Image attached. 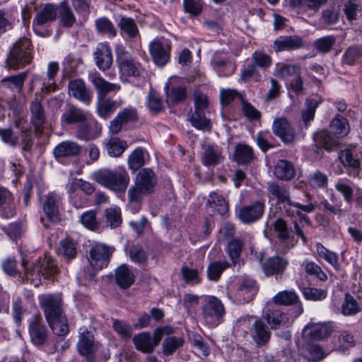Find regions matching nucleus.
<instances>
[{"instance_id":"1","label":"nucleus","mask_w":362,"mask_h":362,"mask_svg":"<svg viewBox=\"0 0 362 362\" xmlns=\"http://www.w3.org/2000/svg\"><path fill=\"white\" fill-rule=\"evenodd\" d=\"M40 303L53 333L58 337L66 335L69 332V325L62 310V298L49 295L43 297Z\"/></svg>"},{"instance_id":"2","label":"nucleus","mask_w":362,"mask_h":362,"mask_svg":"<svg viewBox=\"0 0 362 362\" xmlns=\"http://www.w3.org/2000/svg\"><path fill=\"white\" fill-rule=\"evenodd\" d=\"M93 179L103 187L115 192H125L130 181L124 167L115 170L102 168L94 173Z\"/></svg>"},{"instance_id":"3","label":"nucleus","mask_w":362,"mask_h":362,"mask_svg":"<svg viewBox=\"0 0 362 362\" xmlns=\"http://www.w3.org/2000/svg\"><path fill=\"white\" fill-rule=\"evenodd\" d=\"M31 46V42L28 38L19 39L8 54L7 67L16 70L28 64L32 59Z\"/></svg>"},{"instance_id":"4","label":"nucleus","mask_w":362,"mask_h":362,"mask_svg":"<svg viewBox=\"0 0 362 362\" xmlns=\"http://www.w3.org/2000/svg\"><path fill=\"white\" fill-rule=\"evenodd\" d=\"M243 242L239 238L232 239L228 244L227 252L232 264H230L226 260H218L212 262L208 267V272H223L227 269L238 270L243 265L244 262L240 259V255L242 252Z\"/></svg>"},{"instance_id":"5","label":"nucleus","mask_w":362,"mask_h":362,"mask_svg":"<svg viewBox=\"0 0 362 362\" xmlns=\"http://www.w3.org/2000/svg\"><path fill=\"white\" fill-rule=\"evenodd\" d=\"M226 310L222 302L215 296H207L202 307V316L210 327H216L222 321Z\"/></svg>"},{"instance_id":"6","label":"nucleus","mask_w":362,"mask_h":362,"mask_svg":"<svg viewBox=\"0 0 362 362\" xmlns=\"http://www.w3.org/2000/svg\"><path fill=\"white\" fill-rule=\"evenodd\" d=\"M149 47L153 61L157 66H163L169 62L171 44L168 40H155L150 43Z\"/></svg>"},{"instance_id":"7","label":"nucleus","mask_w":362,"mask_h":362,"mask_svg":"<svg viewBox=\"0 0 362 362\" xmlns=\"http://www.w3.org/2000/svg\"><path fill=\"white\" fill-rule=\"evenodd\" d=\"M110 249L107 245L97 243L89 251L88 262L95 270H101L109 264Z\"/></svg>"},{"instance_id":"8","label":"nucleus","mask_w":362,"mask_h":362,"mask_svg":"<svg viewBox=\"0 0 362 362\" xmlns=\"http://www.w3.org/2000/svg\"><path fill=\"white\" fill-rule=\"evenodd\" d=\"M98 343L94 341L93 334L85 330L79 335L77 349L80 355L86 358L87 362H98L94 353L98 349Z\"/></svg>"},{"instance_id":"9","label":"nucleus","mask_w":362,"mask_h":362,"mask_svg":"<svg viewBox=\"0 0 362 362\" xmlns=\"http://www.w3.org/2000/svg\"><path fill=\"white\" fill-rule=\"evenodd\" d=\"M272 132L285 144H293L296 132L290 122L284 117L276 118L272 124Z\"/></svg>"},{"instance_id":"10","label":"nucleus","mask_w":362,"mask_h":362,"mask_svg":"<svg viewBox=\"0 0 362 362\" xmlns=\"http://www.w3.org/2000/svg\"><path fill=\"white\" fill-rule=\"evenodd\" d=\"M57 16V6L52 4H45L34 18L33 23L34 32L39 36H45V32L40 30L39 27L55 21Z\"/></svg>"},{"instance_id":"11","label":"nucleus","mask_w":362,"mask_h":362,"mask_svg":"<svg viewBox=\"0 0 362 362\" xmlns=\"http://www.w3.org/2000/svg\"><path fill=\"white\" fill-rule=\"evenodd\" d=\"M88 78L97 92V98H105L110 92L118 91L121 88L119 84L105 80L97 71L89 73Z\"/></svg>"},{"instance_id":"12","label":"nucleus","mask_w":362,"mask_h":362,"mask_svg":"<svg viewBox=\"0 0 362 362\" xmlns=\"http://www.w3.org/2000/svg\"><path fill=\"white\" fill-rule=\"evenodd\" d=\"M28 331L30 340L35 346L43 345L47 339L48 330L43 324L40 316H35L30 322Z\"/></svg>"},{"instance_id":"13","label":"nucleus","mask_w":362,"mask_h":362,"mask_svg":"<svg viewBox=\"0 0 362 362\" xmlns=\"http://www.w3.org/2000/svg\"><path fill=\"white\" fill-rule=\"evenodd\" d=\"M264 203L261 201H257L240 209L238 216L240 220L245 223H253L262 218L264 214Z\"/></svg>"},{"instance_id":"14","label":"nucleus","mask_w":362,"mask_h":362,"mask_svg":"<svg viewBox=\"0 0 362 362\" xmlns=\"http://www.w3.org/2000/svg\"><path fill=\"white\" fill-rule=\"evenodd\" d=\"M117 62L119 71L122 76L136 77L140 71L139 64L127 52L121 51L117 53Z\"/></svg>"},{"instance_id":"15","label":"nucleus","mask_w":362,"mask_h":362,"mask_svg":"<svg viewBox=\"0 0 362 362\" xmlns=\"http://www.w3.org/2000/svg\"><path fill=\"white\" fill-rule=\"evenodd\" d=\"M250 335L257 346H263L268 344L271 338V332L265 322L259 318H256L250 329Z\"/></svg>"},{"instance_id":"16","label":"nucleus","mask_w":362,"mask_h":362,"mask_svg":"<svg viewBox=\"0 0 362 362\" xmlns=\"http://www.w3.org/2000/svg\"><path fill=\"white\" fill-rule=\"evenodd\" d=\"M102 127L96 121H89L78 124L76 138L84 141H88L97 139L101 134Z\"/></svg>"},{"instance_id":"17","label":"nucleus","mask_w":362,"mask_h":362,"mask_svg":"<svg viewBox=\"0 0 362 362\" xmlns=\"http://www.w3.org/2000/svg\"><path fill=\"white\" fill-rule=\"evenodd\" d=\"M93 58L98 68L105 71L112 64V54L110 46L107 43H100L93 52Z\"/></svg>"},{"instance_id":"18","label":"nucleus","mask_w":362,"mask_h":362,"mask_svg":"<svg viewBox=\"0 0 362 362\" xmlns=\"http://www.w3.org/2000/svg\"><path fill=\"white\" fill-rule=\"evenodd\" d=\"M68 88L70 96L85 104H89L91 102L92 93L87 88L83 80L76 79L71 81L69 83Z\"/></svg>"},{"instance_id":"19","label":"nucleus","mask_w":362,"mask_h":362,"mask_svg":"<svg viewBox=\"0 0 362 362\" xmlns=\"http://www.w3.org/2000/svg\"><path fill=\"white\" fill-rule=\"evenodd\" d=\"M88 113L81 108L73 105H69L64 110L61 117V122L63 124H75L86 122Z\"/></svg>"},{"instance_id":"20","label":"nucleus","mask_w":362,"mask_h":362,"mask_svg":"<svg viewBox=\"0 0 362 362\" xmlns=\"http://www.w3.org/2000/svg\"><path fill=\"white\" fill-rule=\"evenodd\" d=\"M61 198L54 192H49L45 197L43 211L47 218L53 222L59 219Z\"/></svg>"},{"instance_id":"21","label":"nucleus","mask_w":362,"mask_h":362,"mask_svg":"<svg viewBox=\"0 0 362 362\" xmlns=\"http://www.w3.org/2000/svg\"><path fill=\"white\" fill-rule=\"evenodd\" d=\"M133 342L136 349L145 354L151 353L158 345L159 342L156 341V337L153 333V337L149 332H142L136 334L133 338Z\"/></svg>"},{"instance_id":"22","label":"nucleus","mask_w":362,"mask_h":362,"mask_svg":"<svg viewBox=\"0 0 362 362\" xmlns=\"http://www.w3.org/2000/svg\"><path fill=\"white\" fill-rule=\"evenodd\" d=\"M81 146L76 142L66 140L59 143L53 151L54 156L56 158L74 157L80 154Z\"/></svg>"},{"instance_id":"23","label":"nucleus","mask_w":362,"mask_h":362,"mask_svg":"<svg viewBox=\"0 0 362 362\" xmlns=\"http://www.w3.org/2000/svg\"><path fill=\"white\" fill-rule=\"evenodd\" d=\"M223 160L222 151L220 148L214 144L206 145L202 153V163L205 166H215L220 164Z\"/></svg>"},{"instance_id":"24","label":"nucleus","mask_w":362,"mask_h":362,"mask_svg":"<svg viewBox=\"0 0 362 362\" xmlns=\"http://www.w3.org/2000/svg\"><path fill=\"white\" fill-rule=\"evenodd\" d=\"M135 184L149 194L154 191L156 177L153 170L149 168L141 169L136 175Z\"/></svg>"},{"instance_id":"25","label":"nucleus","mask_w":362,"mask_h":362,"mask_svg":"<svg viewBox=\"0 0 362 362\" xmlns=\"http://www.w3.org/2000/svg\"><path fill=\"white\" fill-rule=\"evenodd\" d=\"M257 290L258 288L255 280L245 279L240 284L236 295L240 303H247L253 299Z\"/></svg>"},{"instance_id":"26","label":"nucleus","mask_w":362,"mask_h":362,"mask_svg":"<svg viewBox=\"0 0 362 362\" xmlns=\"http://www.w3.org/2000/svg\"><path fill=\"white\" fill-rule=\"evenodd\" d=\"M274 45L276 52H282L298 49L303 47V42L300 37L284 36L277 38Z\"/></svg>"},{"instance_id":"27","label":"nucleus","mask_w":362,"mask_h":362,"mask_svg":"<svg viewBox=\"0 0 362 362\" xmlns=\"http://www.w3.org/2000/svg\"><path fill=\"white\" fill-rule=\"evenodd\" d=\"M282 211L287 216L293 217L295 216L296 210L301 209L306 213H312L315 210V206L309 203L308 204H301L298 202H293L291 199V197L288 198V200H284L281 203L279 204Z\"/></svg>"},{"instance_id":"28","label":"nucleus","mask_w":362,"mask_h":362,"mask_svg":"<svg viewBox=\"0 0 362 362\" xmlns=\"http://www.w3.org/2000/svg\"><path fill=\"white\" fill-rule=\"evenodd\" d=\"M264 319L270 325L271 329H276L286 325L289 318L286 314L276 309H269L264 314Z\"/></svg>"},{"instance_id":"29","label":"nucleus","mask_w":362,"mask_h":362,"mask_svg":"<svg viewBox=\"0 0 362 362\" xmlns=\"http://www.w3.org/2000/svg\"><path fill=\"white\" fill-rule=\"evenodd\" d=\"M274 176L282 180H291L296 175L293 165L286 160H279L274 169Z\"/></svg>"},{"instance_id":"30","label":"nucleus","mask_w":362,"mask_h":362,"mask_svg":"<svg viewBox=\"0 0 362 362\" xmlns=\"http://www.w3.org/2000/svg\"><path fill=\"white\" fill-rule=\"evenodd\" d=\"M329 334V329L322 323H310L305 326L303 330V337L311 340L325 338Z\"/></svg>"},{"instance_id":"31","label":"nucleus","mask_w":362,"mask_h":362,"mask_svg":"<svg viewBox=\"0 0 362 362\" xmlns=\"http://www.w3.org/2000/svg\"><path fill=\"white\" fill-rule=\"evenodd\" d=\"M300 66L298 65L279 62L275 64L274 74L289 81L296 75L300 74Z\"/></svg>"},{"instance_id":"32","label":"nucleus","mask_w":362,"mask_h":362,"mask_svg":"<svg viewBox=\"0 0 362 362\" xmlns=\"http://www.w3.org/2000/svg\"><path fill=\"white\" fill-rule=\"evenodd\" d=\"M274 228L277 233V237L279 239V241L281 243L288 244V243H291V247L296 245L298 240L294 239V238L291 235V232L289 231L288 226L284 219H276L274 223Z\"/></svg>"},{"instance_id":"33","label":"nucleus","mask_w":362,"mask_h":362,"mask_svg":"<svg viewBox=\"0 0 362 362\" xmlns=\"http://www.w3.org/2000/svg\"><path fill=\"white\" fill-rule=\"evenodd\" d=\"M0 208H4L3 216L5 218H11L16 214L13 194L2 187H0Z\"/></svg>"},{"instance_id":"34","label":"nucleus","mask_w":362,"mask_h":362,"mask_svg":"<svg viewBox=\"0 0 362 362\" xmlns=\"http://www.w3.org/2000/svg\"><path fill=\"white\" fill-rule=\"evenodd\" d=\"M59 69V64L57 62H52L47 66V76L48 81H45V78L42 80L41 91L43 93H49L57 88V84L54 81L55 76Z\"/></svg>"},{"instance_id":"35","label":"nucleus","mask_w":362,"mask_h":362,"mask_svg":"<svg viewBox=\"0 0 362 362\" xmlns=\"http://www.w3.org/2000/svg\"><path fill=\"white\" fill-rule=\"evenodd\" d=\"M30 110L31 112V122L36 129L42 128L45 122V113L40 101L35 98L31 102Z\"/></svg>"},{"instance_id":"36","label":"nucleus","mask_w":362,"mask_h":362,"mask_svg":"<svg viewBox=\"0 0 362 362\" xmlns=\"http://www.w3.org/2000/svg\"><path fill=\"white\" fill-rule=\"evenodd\" d=\"M164 89L168 103L175 105L183 102L187 97V90L182 86H177L170 88V83H167Z\"/></svg>"},{"instance_id":"37","label":"nucleus","mask_w":362,"mask_h":362,"mask_svg":"<svg viewBox=\"0 0 362 362\" xmlns=\"http://www.w3.org/2000/svg\"><path fill=\"white\" fill-rule=\"evenodd\" d=\"M57 253L68 261L74 259L77 255L76 243L70 238L60 240Z\"/></svg>"},{"instance_id":"38","label":"nucleus","mask_w":362,"mask_h":362,"mask_svg":"<svg viewBox=\"0 0 362 362\" xmlns=\"http://www.w3.org/2000/svg\"><path fill=\"white\" fill-rule=\"evenodd\" d=\"M57 11L59 13L60 23L62 26L70 28L75 23L76 21L75 15L66 0L59 4L57 6Z\"/></svg>"},{"instance_id":"39","label":"nucleus","mask_w":362,"mask_h":362,"mask_svg":"<svg viewBox=\"0 0 362 362\" xmlns=\"http://www.w3.org/2000/svg\"><path fill=\"white\" fill-rule=\"evenodd\" d=\"M259 262L265 272H283L288 264V261L281 257L274 256L268 258L262 262V258H259Z\"/></svg>"},{"instance_id":"40","label":"nucleus","mask_w":362,"mask_h":362,"mask_svg":"<svg viewBox=\"0 0 362 362\" xmlns=\"http://www.w3.org/2000/svg\"><path fill=\"white\" fill-rule=\"evenodd\" d=\"M339 158L345 167L356 169L360 166L358 156L355 148H346L341 150L339 154Z\"/></svg>"},{"instance_id":"41","label":"nucleus","mask_w":362,"mask_h":362,"mask_svg":"<svg viewBox=\"0 0 362 362\" xmlns=\"http://www.w3.org/2000/svg\"><path fill=\"white\" fill-rule=\"evenodd\" d=\"M146 156L148 153L142 147L136 148L129 156L127 160L129 168L135 172L139 170L146 163Z\"/></svg>"},{"instance_id":"42","label":"nucleus","mask_w":362,"mask_h":362,"mask_svg":"<svg viewBox=\"0 0 362 362\" xmlns=\"http://www.w3.org/2000/svg\"><path fill=\"white\" fill-rule=\"evenodd\" d=\"M268 192L272 199L276 200L277 204H280L284 200H288L290 197L288 187L284 184H278L276 182L268 183Z\"/></svg>"},{"instance_id":"43","label":"nucleus","mask_w":362,"mask_h":362,"mask_svg":"<svg viewBox=\"0 0 362 362\" xmlns=\"http://www.w3.org/2000/svg\"><path fill=\"white\" fill-rule=\"evenodd\" d=\"M315 142L327 151H332L337 147L339 142L329 132L322 130L317 132L314 136Z\"/></svg>"},{"instance_id":"44","label":"nucleus","mask_w":362,"mask_h":362,"mask_svg":"<svg viewBox=\"0 0 362 362\" xmlns=\"http://www.w3.org/2000/svg\"><path fill=\"white\" fill-rule=\"evenodd\" d=\"M189 120L195 128L204 131H210V120L205 117L204 111L194 110L189 115Z\"/></svg>"},{"instance_id":"45","label":"nucleus","mask_w":362,"mask_h":362,"mask_svg":"<svg viewBox=\"0 0 362 362\" xmlns=\"http://www.w3.org/2000/svg\"><path fill=\"white\" fill-rule=\"evenodd\" d=\"M235 160L239 164H247L254 158L253 150L246 144H238L234 153Z\"/></svg>"},{"instance_id":"46","label":"nucleus","mask_w":362,"mask_h":362,"mask_svg":"<svg viewBox=\"0 0 362 362\" xmlns=\"http://www.w3.org/2000/svg\"><path fill=\"white\" fill-rule=\"evenodd\" d=\"M27 72L6 77L1 80L2 86L11 89L13 92H21L23 82L26 78Z\"/></svg>"},{"instance_id":"47","label":"nucleus","mask_w":362,"mask_h":362,"mask_svg":"<svg viewBox=\"0 0 362 362\" xmlns=\"http://www.w3.org/2000/svg\"><path fill=\"white\" fill-rule=\"evenodd\" d=\"M118 26L122 34H125L129 38H134L139 34L137 25L134 19L129 17H121Z\"/></svg>"},{"instance_id":"48","label":"nucleus","mask_w":362,"mask_h":362,"mask_svg":"<svg viewBox=\"0 0 362 362\" xmlns=\"http://www.w3.org/2000/svg\"><path fill=\"white\" fill-rule=\"evenodd\" d=\"M182 337L171 336L165 338L163 342V353L165 356L172 355L177 349L183 346Z\"/></svg>"},{"instance_id":"49","label":"nucleus","mask_w":362,"mask_h":362,"mask_svg":"<svg viewBox=\"0 0 362 362\" xmlns=\"http://www.w3.org/2000/svg\"><path fill=\"white\" fill-rule=\"evenodd\" d=\"M298 296L292 291H283L277 293L272 300L275 304L280 305H291L298 302Z\"/></svg>"},{"instance_id":"50","label":"nucleus","mask_w":362,"mask_h":362,"mask_svg":"<svg viewBox=\"0 0 362 362\" xmlns=\"http://www.w3.org/2000/svg\"><path fill=\"white\" fill-rule=\"evenodd\" d=\"M303 354L310 362L320 361L326 356L322 347L317 344L306 345L303 349Z\"/></svg>"},{"instance_id":"51","label":"nucleus","mask_w":362,"mask_h":362,"mask_svg":"<svg viewBox=\"0 0 362 362\" xmlns=\"http://www.w3.org/2000/svg\"><path fill=\"white\" fill-rule=\"evenodd\" d=\"M332 132L338 137H344L346 136L350 127L346 119L341 116H337L330 124Z\"/></svg>"},{"instance_id":"52","label":"nucleus","mask_w":362,"mask_h":362,"mask_svg":"<svg viewBox=\"0 0 362 362\" xmlns=\"http://www.w3.org/2000/svg\"><path fill=\"white\" fill-rule=\"evenodd\" d=\"M208 202L210 206L214 207L221 216H224L228 211L227 202L222 195L217 192H213L209 194Z\"/></svg>"},{"instance_id":"53","label":"nucleus","mask_w":362,"mask_h":362,"mask_svg":"<svg viewBox=\"0 0 362 362\" xmlns=\"http://www.w3.org/2000/svg\"><path fill=\"white\" fill-rule=\"evenodd\" d=\"M302 211H303L301 209L296 210L295 214L299 217L300 221L298 222L297 221H293V229L297 236L300 238L305 244H306L308 243V238L303 232V226L300 225V223L304 221L308 226H311L312 221L310 218L303 214Z\"/></svg>"},{"instance_id":"54","label":"nucleus","mask_w":362,"mask_h":362,"mask_svg":"<svg viewBox=\"0 0 362 362\" xmlns=\"http://www.w3.org/2000/svg\"><path fill=\"white\" fill-rule=\"evenodd\" d=\"M95 25L98 33L107 35L110 37H113L117 34L113 24L105 17L97 19L95 22Z\"/></svg>"},{"instance_id":"55","label":"nucleus","mask_w":362,"mask_h":362,"mask_svg":"<svg viewBox=\"0 0 362 362\" xmlns=\"http://www.w3.org/2000/svg\"><path fill=\"white\" fill-rule=\"evenodd\" d=\"M361 11V5L356 0H348L344 4L343 11L349 21L356 20Z\"/></svg>"},{"instance_id":"56","label":"nucleus","mask_w":362,"mask_h":362,"mask_svg":"<svg viewBox=\"0 0 362 362\" xmlns=\"http://www.w3.org/2000/svg\"><path fill=\"white\" fill-rule=\"evenodd\" d=\"M341 313L344 315H356L360 310L356 300L349 293H346L344 300L341 306Z\"/></svg>"},{"instance_id":"57","label":"nucleus","mask_w":362,"mask_h":362,"mask_svg":"<svg viewBox=\"0 0 362 362\" xmlns=\"http://www.w3.org/2000/svg\"><path fill=\"white\" fill-rule=\"evenodd\" d=\"M316 250L317 255L328 263H329L334 269L337 270L338 268V258L337 255L327 249L322 244L317 243L316 244Z\"/></svg>"},{"instance_id":"58","label":"nucleus","mask_w":362,"mask_h":362,"mask_svg":"<svg viewBox=\"0 0 362 362\" xmlns=\"http://www.w3.org/2000/svg\"><path fill=\"white\" fill-rule=\"evenodd\" d=\"M105 218L107 225L111 228H115L122 223L121 211L119 207H111L105 210Z\"/></svg>"},{"instance_id":"59","label":"nucleus","mask_w":362,"mask_h":362,"mask_svg":"<svg viewBox=\"0 0 362 362\" xmlns=\"http://www.w3.org/2000/svg\"><path fill=\"white\" fill-rule=\"evenodd\" d=\"M127 148V144L125 141H121L119 138L114 137L109 141L107 153L111 156L119 157Z\"/></svg>"},{"instance_id":"60","label":"nucleus","mask_w":362,"mask_h":362,"mask_svg":"<svg viewBox=\"0 0 362 362\" xmlns=\"http://www.w3.org/2000/svg\"><path fill=\"white\" fill-rule=\"evenodd\" d=\"M115 101L110 98H97V110L98 115L103 118H106L112 112L115 106Z\"/></svg>"},{"instance_id":"61","label":"nucleus","mask_w":362,"mask_h":362,"mask_svg":"<svg viewBox=\"0 0 362 362\" xmlns=\"http://www.w3.org/2000/svg\"><path fill=\"white\" fill-rule=\"evenodd\" d=\"M320 20L327 25L336 24L339 20V10L335 6H329L323 9Z\"/></svg>"},{"instance_id":"62","label":"nucleus","mask_w":362,"mask_h":362,"mask_svg":"<svg viewBox=\"0 0 362 362\" xmlns=\"http://www.w3.org/2000/svg\"><path fill=\"white\" fill-rule=\"evenodd\" d=\"M317 106L318 102L315 99L308 98L305 100V108L302 110L301 117L306 127L308 122L314 119Z\"/></svg>"},{"instance_id":"63","label":"nucleus","mask_w":362,"mask_h":362,"mask_svg":"<svg viewBox=\"0 0 362 362\" xmlns=\"http://www.w3.org/2000/svg\"><path fill=\"white\" fill-rule=\"evenodd\" d=\"M252 64L257 68L267 69L270 67L272 63V59L267 54L255 51L252 55Z\"/></svg>"},{"instance_id":"64","label":"nucleus","mask_w":362,"mask_h":362,"mask_svg":"<svg viewBox=\"0 0 362 362\" xmlns=\"http://www.w3.org/2000/svg\"><path fill=\"white\" fill-rule=\"evenodd\" d=\"M54 264L52 257L45 255L43 257H40L36 262L33 263L30 272H49L53 269Z\"/></svg>"}]
</instances>
